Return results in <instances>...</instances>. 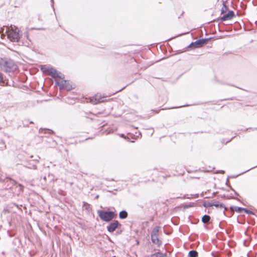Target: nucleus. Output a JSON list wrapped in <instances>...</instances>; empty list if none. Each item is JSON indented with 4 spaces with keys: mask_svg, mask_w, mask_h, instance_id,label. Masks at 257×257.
<instances>
[{
    "mask_svg": "<svg viewBox=\"0 0 257 257\" xmlns=\"http://www.w3.org/2000/svg\"><path fill=\"white\" fill-rule=\"evenodd\" d=\"M41 69L44 73L51 75L53 78H63V75L62 73L48 65H41Z\"/></svg>",
    "mask_w": 257,
    "mask_h": 257,
    "instance_id": "obj_1",
    "label": "nucleus"
},
{
    "mask_svg": "<svg viewBox=\"0 0 257 257\" xmlns=\"http://www.w3.org/2000/svg\"><path fill=\"white\" fill-rule=\"evenodd\" d=\"M213 39H214V37L199 39L195 42H191L188 46V48L191 49L199 48L203 45L206 44L210 40Z\"/></svg>",
    "mask_w": 257,
    "mask_h": 257,
    "instance_id": "obj_2",
    "label": "nucleus"
},
{
    "mask_svg": "<svg viewBox=\"0 0 257 257\" xmlns=\"http://www.w3.org/2000/svg\"><path fill=\"white\" fill-rule=\"evenodd\" d=\"M98 214L100 219L106 222L110 221L115 216L114 213L112 211L98 210Z\"/></svg>",
    "mask_w": 257,
    "mask_h": 257,
    "instance_id": "obj_3",
    "label": "nucleus"
},
{
    "mask_svg": "<svg viewBox=\"0 0 257 257\" xmlns=\"http://www.w3.org/2000/svg\"><path fill=\"white\" fill-rule=\"evenodd\" d=\"M8 38L10 40V42L8 43V48L15 51L12 47V45H13V42H15L16 41V32L14 31H12L11 32H9L7 35Z\"/></svg>",
    "mask_w": 257,
    "mask_h": 257,
    "instance_id": "obj_4",
    "label": "nucleus"
},
{
    "mask_svg": "<svg viewBox=\"0 0 257 257\" xmlns=\"http://www.w3.org/2000/svg\"><path fill=\"white\" fill-rule=\"evenodd\" d=\"M56 84L59 87L60 89H66L70 90L72 89L71 86L68 81L65 80H61L59 81H56Z\"/></svg>",
    "mask_w": 257,
    "mask_h": 257,
    "instance_id": "obj_5",
    "label": "nucleus"
},
{
    "mask_svg": "<svg viewBox=\"0 0 257 257\" xmlns=\"http://www.w3.org/2000/svg\"><path fill=\"white\" fill-rule=\"evenodd\" d=\"M234 16L235 14L233 11H228L227 14H224L222 17L218 18L217 21L220 20L222 22L226 20H231Z\"/></svg>",
    "mask_w": 257,
    "mask_h": 257,
    "instance_id": "obj_6",
    "label": "nucleus"
},
{
    "mask_svg": "<svg viewBox=\"0 0 257 257\" xmlns=\"http://www.w3.org/2000/svg\"><path fill=\"white\" fill-rule=\"evenodd\" d=\"M104 97V96L102 95L100 93H97L95 96L89 99L90 103L93 104H96L98 103L102 102V98Z\"/></svg>",
    "mask_w": 257,
    "mask_h": 257,
    "instance_id": "obj_7",
    "label": "nucleus"
},
{
    "mask_svg": "<svg viewBox=\"0 0 257 257\" xmlns=\"http://www.w3.org/2000/svg\"><path fill=\"white\" fill-rule=\"evenodd\" d=\"M119 223L117 221H114L107 226V230L110 232H112L117 227Z\"/></svg>",
    "mask_w": 257,
    "mask_h": 257,
    "instance_id": "obj_8",
    "label": "nucleus"
},
{
    "mask_svg": "<svg viewBox=\"0 0 257 257\" xmlns=\"http://www.w3.org/2000/svg\"><path fill=\"white\" fill-rule=\"evenodd\" d=\"M17 43H19V39L22 37V36L24 35V37H26L27 38H28V32L26 31L23 34L22 32L19 30L18 28L17 27Z\"/></svg>",
    "mask_w": 257,
    "mask_h": 257,
    "instance_id": "obj_9",
    "label": "nucleus"
},
{
    "mask_svg": "<svg viewBox=\"0 0 257 257\" xmlns=\"http://www.w3.org/2000/svg\"><path fill=\"white\" fill-rule=\"evenodd\" d=\"M152 241L154 243L158 245L161 244V241L159 239L158 235H151Z\"/></svg>",
    "mask_w": 257,
    "mask_h": 257,
    "instance_id": "obj_10",
    "label": "nucleus"
},
{
    "mask_svg": "<svg viewBox=\"0 0 257 257\" xmlns=\"http://www.w3.org/2000/svg\"><path fill=\"white\" fill-rule=\"evenodd\" d=\"M226 1L222 0L223 6L221 10V14H224L228 9V6L226 5Z\"/></svg>",
    "mask_w": 257,
    "mask_h": 257,
    "instance_id": "obj_11",
    "label": "nucleus"
},
{
    "mask_svg": "<svg viewBox=\"0 0 257 257\" xmlns=\"http://www.w3.org/2000/svg\"><path fill=\"white\" fill-rule=\"evenodd\" d=\"M119 216L121 219H125L127 217V213L125 211H121L119 212Z\"/></svg>",
    "mask_w": 257,
    "mask_h": 257,
    "instance_id": "obj_12",
    "label": "nucleus"
},
{
    "mask_svg": "<svg viewBox=\"0 0 257 257\" xmlns=\"http://www.w3.org/2000/svg\"><path fill=\"white\" fill-rule=\"evenodd\" d=\"M210 217L209 215H204L202 218V221L204 223H208L210 220Z\"/></svg>",
    "mask_w": 257,
    "mask_h": 257,
    "instance_id": "obj_13",
    "label": "nucleus"
},
{
    "mask_svg": "<svg viewBox=\"0 0 257 257\" xmlns=\"http://www.w3.org/2000/svg\"><path fill=\"white\" fill-rule=\"evenodd\" d=\"M160 227L158 226L155 227L152 231L151 235H158Z\"/></svg>",
    "mask_w": 257,
    "mask_h": 257,
    "instance_id": "obj_14",
    "label": "nucleus"
},
{
    "mask_svg": "<svg viewBox=\"0 0 257 257\" xmlns=\"http://www.w3.org/2000/svg\"><path fill=\"white\" fill-rule=\"evenodd\" d=\"M152 257H167L165 254L161 252H156L152 255Z\"/></svg>",
    "mask_w": 257,
    "mask_h": 257,
    "instance_id": "obj_15",
    "label": "nucleus"
},
{
    "mask_svg": "<svg viewBox=\"0 0 257 257\" xmlns=\"http://www.w3.org/2000/svg\"><path fill=\"white\" fill-rule=\"evenodd\" d=\"M198 254L196 250H191L189 252V255L190 257H197Z\"/></svg>",
    "mask_w": 257,
    "mask_h": 257,
    "instance_id": "obj_16",
    "label": "nucleus"
},
{
    "mask_svg": "<svg viewBox=\"0 0 257 257\" xmlns=\"http://www.w3.org/2000/svg\"><path fill=\"white\" fill-rule=\"evenodd\" d=\"M0 64H11V63H9L6 58H1L0 59Z\"/></svg>",
    "mask_w": 257,
    "mask_h": 257,
    "instance_id": "obj_17",
    "label": "nucleus"
},
{
    "mask_svg": "<svg viewBox=\"0 0 257 257\" xmlns=\"http://www.w3.org/2000/svg\"><path fill=\"white\" fill-rule=\"evenodd\" d=\"M245 208L239 207H236L235 211L238 212H241L242 210H244Z\"/></svg>",
    "mask_w": 257,
    "mask_h": 257,
    "instance_id": "obj_18",
    "label": "nucleus"
},
{
    "mask_svg": "<svg viewBox=\"0 0 257 257\" xmlns=\"http://www.w3.org/2000/svg\"><path fill=\"white\" fill-rule=\"evenodd\" d=\"M244 211L245 212H246V213H247L248 214H253L252 211L248 210L246 209H244Z\"/></svg>",
    "mask_w": 257,
    "mask_h": 257,
    "instance_id": "obj_19",
    "label": "nucleus"
},
{
    "mask_svg": "<svg viewBox=\"0 0 257 257\" xmlns=\"http://www.w3.org/2000/svg\"><path fill=\"white\" fill-rule=\"evenodd\" d=\"M136 59L133 58H131V59H130V63H133L134 62H136Z\"/></svg>",
    "mask_w": 257,
    "mask_h": 257,
    "instance_id": "obj_20",
    "label": "nucleus"
},
{
    "mask_svg": "<svg viewBox=\"0 0 257 257\" xmlns=\"http://www.w3.org/2000/svg\"><path fill=\"white\" fill-rule=\"evenodd\" d=\"M203 205H204V207H207V206L211 207V206H213V204H210V203H208V204H204Z\"/></svg>",
    "mask_w": 257,
    "mask_h": 257,
    "instance_id": "obj_21",
    "label": "nucleus"
},
{
    "mask_svg": "<svg viewBox=\"0 0 257 257\" xmlns=\"http://www.w3.org/2000/svg\"><path fill=\"white\" fill-rule=\"evenodd\" d=\"M3 79V77L2 76V75L1 74V73H0V82L2 81Z\"/></svg>",
    "mask_w": 257,
    "mask_h": 257,
    "instance_id": "obj_22",
    "label": "nucleus"
},
{
    "mask_svg": "<svg viewBox=\"0 0 257 257\" xmlns=\"http://www.w3.org/2000/svg\"><path fill=\"white\" fill-rule=\"evenodd\" d=\"M213 206L218 207L219 206V205L218 204H213Z\"/></svg>",
    "mask_w": 257,
    "mask_h": 257,
    "instance_id": "obj_23",
    "label": "nucleus"
},
{
    "mask_svg": "<svg viewBox=\"0 0 257 257\" xmlns=\"http://www.w3.org/2000/svg\"><path fill=\"white\" fill-rule=\"evenodd\" d=\"M19 186H20V189L22 190V186L21 185L19 184Z\"/></svg>",
    "mask_w": 257,
    "mask_h": 257,
    "instance_id": "obj_24",
    "label": "nucleus"
},
{
    "mask_svg": "<svg viewBox=\"0 0 257 257\" xmlns=\"http://www.w3.org/2000/svg\"><path fill=\"white\" fill-rule=\"evenodd\" d=\"M17 64L21 65V64H23V63H22L21 62H17Z\"/></svg>",
    "mask_w": 257,
    "mask_h": 257,
    "instance_id": "obj_25",
    "label": "nucleus"
},
{
    "mask_svg": "<svg viewBox=\"0 0 257 257\" xmlns=\"http://www.w3.org/2000/svg\"><path fill=\"white\" fill-rule=\"evenodd\" d=\"M121 136V137H122V138H124V135H123V134L121 135V136Z\"/></svg>",
    "mask_w": 257,
    "mask_h": 257,
    "instance_id": "obj_26",
    "label": "nucleus"
},
{
    "mask_svg": "<svg viewBox=\"0 0 257 257\" xmlns=\"http://www.w3.org/2000/svg\"><path fill=\"white\" fill-rule=\"evenodd\" d=\"M51 3H52V4H53V3H54V0H51Z\"/></svg>",
    "mask_w": 257,
    "mask_h": 257,
    "instance_id": "obj_27",
    "label": "nucleus"
},
{
    "mask_svg": "<svg viewBox=\"0 0 257 257\" xmlns=\"http://www.w3.org/2000/svg\"><path fill=\"white\" fill-rule=\"evenodd\" d=\"M181 106H179V107H180ZM175 108H178V106L175 107Z\"/></svg>",
    "mask_w": 257,
    "mask_h": 257,
    "instance_id": "obj_28",
    "label": "nucleus"
},
{
    "mask_svg": "<svg viewBox=\"0 0 257 257\" xmlns=\"http://www.w3.org/2000/svg\"><path fill=\"white\" fill-rule=\"evenodd\" d=\"M28 64H29V65H30L31 64H30V63H29Z\"/></svg>",
    "mask_w": 257,
    "mask_h": 257,
    "instance_id": "obj_29",
    "label": "nucleus"
}]
</instances>
